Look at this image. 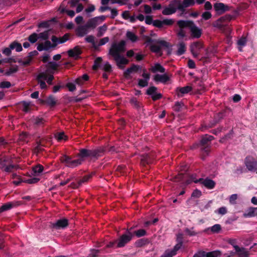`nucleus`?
Wrapping results in <instances>:
<instances>
[{"label":"nucleus","instance_id":"e2e57ef3","mask_svg":"<svg viewBox=\"0 0 257 257\" xmlns=\"http://www.w3.org/2000/svg\"><path fill=\"white\" fill-rule=\"evenodd\" d=\"M193 229V227H192L191 229H189L188 228H186L185 229V232L188 235L190 236H195L197 235V233L193 230L192 229Z\"/></svg>","mask_w":257,"mask_h":257},{"label":"nucleus","instance_id":"58836bf2","mask_svg":"<svg viewBox=\"0 0 257 257\" xmlns=\"http://www.w3.org/2000/svg\"><path fill=\"white\" fill-rule=\"evenodd\" d=\"M55 138L58 141L61 142L63 140L66 141L68 137L66 136L64 132L57 133L55 135Z\"/></svg>","mask_w":257,"mask_h":257},{"label":"nucleus","instance_id":"ddd939ff","mask_svg":"<svg viewBox=\"0 0 257 257\" xmlns=\"http://www.w3.org/2000/svg\"><path fill=\"white\" fill-rule=\"evenodd\" d=\"M213 8L218 15H222L225 12L230 10V7L222 3H215Z\"/></svg>","mask_w":257,"mask_h":257},{"label":"nucleus","instance_id":"f257e3e1","mask_svg":"<svg viewBox=\"0 0 257 257\" xmlns=\"http://www.w3.org/2000/svg\"><path fill=\"white\" fill-rule=\"evenodd\" d=\"M125 45L124 41H121L118 43H113L108 52V54L113 57L117 67L121 69L124 68L123 65L128 63V60L121 55V53L125 51Z\"/></svg>","mask_w":257,"mask_h":257},{"label":"nucleus","instance_id":"a878e982","mask_svg":"<svg viewBox=\"0 0 257 257\" xmlns=\"http://www.w3.org/2000/svg\"><path fill=\"white\" fill-rule=\"evenodd\" d=\"M234 249L239 257H248V252L244 247L240 248L238 246H235Z\"/></svg>","mask_w":257,"mask_h":257},{"label":"nucleus","instance_id":"9d476101","mask_svg":"<svg viewBox=\"0 0 257 257\" xmlns=\"http://www.w3.org/2000/svg\"><path fill=\"white\" fill-rule=\"evenodd\" d=\"M174 22L175 21L172 19H165L162 21L160 20H154V26L159 29H162L164 26H172Z\"/></svg>","mask_w":257,"mask_h":257},{"label":"nucleus","instance_id":"338daca9","mask_svg":"<svg viewBox=\"0 0 257 257\" xmlns=\"http://www.w3.org/2000/svg\"><path fill=\"white\" fill-rule=\"evenodd\" d=\"M237 197L238 196L236 194H232L229 197V203L231 204H235Z\"/></svg>","mask_w":257,"mask_h":257},{"label":"nucleus","instance_id":"9b49d317","mask_svg":"<svg viewBox=\"0 0 257 257\" xmlns=\"http://www.w3.org/2000/svg\"><path fill=\"white\" fill-rule=\"evenodd\" d=\"M68 220L65 218L58 219L51 224V227L56 230L64 229L68 226Z\"/></svg>","mask_w":257,"mask_h":257},{"label":"nucleus","instance_id":"a211bd4d","mask_svg":"<svg viewBox=\"0 0 257 257\" xmlns=\"http://www.w3.org/2000/svg\"><path fill=\"white\" fill-rule=\"evenodd\" d=\"M141 69V67L139 65L133 64L131 67L128 68L124 72L123 76L124 77L128 78L131 73L133 72H137Z\"/></svg>","mask_w":257,"mask_h":257},{"label":"nucleus","instance_id":"2f4dec72","mask_svg":"<svg viewBox=\"0 0 257 257\" xmlns=\"http://www.w3.org/2000/svg\"><path fill=\"white\" fill-rule=\"evenodd\" d=\"M150 70L153 73L157 72L164 73L165 72V69L159 63L155 64L154 66L150 69Z\"/></svg>","mask_w":257,"mask_h":257},{"label":"nucleus","instance_id":"423d86ee","mask_svg":"<svg viewBox=\"0 0 257 257\" xmlns=\"http://www.w3.org/2000/svg\"><path fill=\"white\" fill-rule=\"evenodd\" d=\"M232 19L231 15H226L214 21L212 24L213 26L221 30H224Z\"/></svg>","mask_w":257,"mask_h":257},{"label":"nucleus","instance_id":"6e6552de","mask_svg":"<svg viewBox=\"0 0 257 257\" xmlns=\"http://www.w3.org/2000/svg\"><path fill=\"white\" fill-rule=\"evenodd\" d=\"M244 164L248 171L257 173V161L251 156H247L244 159Z\"/></svg>","mask_w":257,"mask_h":257},{"label":"nucleus","instance_id":"bf43d9fd","mask_svg":"<svg viewBox=\"0 0 257 257\" xmlns=\"http://www.w3.org/2000/svg\"><path fill=\"white\" fill-rule=\"evenodd\" d=\"M70 37L69 33H66L62 37L59 38V43L62 44L68 40Z\"/></svg>","mask_w":257,"mask_h":257},{"label":"nucleus","instance_id":"09e8293b","mask_svg":"<svg viewBox=\"0 0 257 257\" xmlns=\"http://www.w3.org/2000/svg\"><path fill=\"white\" fill-rule=\"evenodd\" d=\"M39 37L37 34L34 33L30 35L28 37V40L31 43H35L38 40Z\"/></svg>","mask_w":257,"mask_h":257},{"label":"nucleus","instance_id":"7c9ffc66","mask_svg":"<svg viewBox=\"0 0 257 257\" xmlns=\"http://www.w3.org/2000/svg\"><path fill=\"white\" fill-rule=\"evenodd\" d=\"M178 250L177 248L174 247L171 250H166L161 257H173L177 254Z\"/></svg>","mask_w":257,"mask_h":257},{"label":"nucleus","instance_id":"6e6d98bb","mask_svg":"<svg viewBox=\"0 0 257 257\" xmlns=\"http://www.w3.org/2000/svg\"><path fill=\"white\" fill-rule=\"evenodd\" d=\"M92 176V174H88L83 177L82 179L78 180L80 185H82V184L87 182L91 178Z\"/></svg>","mask_w":257,"mask_h":257},{"label":"nucleus","instance_id":"f3484780","mask_svg":"<svg viewBox=\"0 0 257 257\" xmlns=\"http://www.w3.org/2000/svg\"><path fill=\"white\" fill-rule=\"evenodd\" d=\"M12 159L8 156L0 155V169H3L8 164L12 163Z\"/></svg>","mask_w":257,"mask_h":257},{"label":"nucleus","instance_id":"0e129e2a","mask_svg":"<svg viewBox=\"0 0 257 257\" xmlns=\"http://www.w3.org/2000/svg\"><path fill=\"white\" fill-rule=\"evenodd\" d=\"M102 69L107 72H110L112 71V67L109 62H107L104 65Z\"/></svg>","mask_w":257,"mask_h":257},{"label":"nucleus","instance_id":"37998d69","mask_svg":"<svg viewBox=\"0 0 257 257\" xmlns=\"http://www.w3.org/2000/svg\"><path fill=\"white\" fill-rule=\"evenodd\" d=\"M147 234V231L144 229H140L134 231V235H136L138 237L144 236L146 235Z\"/></svg>","mask_w":257,"mask_h":257},{"label":"nucleus","instance_id":"3c124183","mask_svg":"<svg viewBox=\"0 0 257 257\" xmlns=\"http://www.w3.org/2000/svg\"><path fill=\"white\" fill-rule=\"evenodd\" d=\"M126 37L133 42H136L138 39L137 36L133 32L130 31L127 32Z\"/></svg>","mask_w":257,"mask_h":257},{"label":"nucleus","instance_id":"79ce46f5","mask_svg":"<svg viewBox=\"0 0 257 257\" xmlns=\"http://www.w3.org/2000/svg\"><path fill=\"white\" fill-rule=\"evenodd\" d=\"M51 30H48L38 34L39 38L46 40L49 38Z\"/></svg>","mask_w":257,"mask_h":257},{"label":"nucleus","instance_id":"4c0bfd02","mask_svg":"<svg viewBox=\"0 0 257 257\" xmlns=\"http://www.w3.org/2000/svg\"><path fill=\"white\" fill-rule=\"evenodd\" d=\"M221 252L219 250H214L210 252L205 251V257H220Z\"/></svg>","mask_w":257,"mask_h":257},{"label":"nucleus","instance_id":"f03ea898","mask_svg":"<svg viewBox=\"0 0 257 257\" xmlns=\"http://www.w3.org/2000/svg\"><path fill=\"white\" fill-rule=\"evenodd\" d=\"M105 151V148L103 146L91 150L81 149L78 156L81 158H90V159H98L99 157L104 154Z\"/></svg>","mask_w":257,"mask_h":257},{"label":"nucleus","instance_id":"6ab92c4d","mask_svg":"<svg viewBox=\"0 0 257 257\" xmlns=\"http://www.w3.org/2000/svg\"><path fill=\"white\" fill-rule=\"evenodd\" d=\"M192 90V88L190 86H186L182 87H178L176 88L177 95L179 97H183L184 94L189 93Z\"/></svg>","mask_w":257,"mask_h":257},{"label":"nucleus","instance_id":"a19ab883","mask_svg":"<svg viewBox=\"0 0 257 257\" xmlns=\"http://www.w3.org/2000/svg\"><path fill=\"white\" fill-rule=\"evenodd\" d=\"M102 61L101 57H97L95 59L94 62V64L92 66V69L94 70H97L100 66V64Z\"/></svg>","mask_w":257,"mask_h":257},{"label":"nucleus","instance_id":"c03bdc74","mask_svg":"<svg viewBox=\"0 0 257 257\" xmlns=\"http://www.w3.org/2000/svg\"><path fill=\"white\" fill-rule=\"evenodd\" d=\"M107 30V26L104 24L102 26L99 27L98 28V32L97 34V36L98 37H100L102 36L104 33V32Z\"/></svg>","mask_w":257,"mask_h":257},{"label":"nucleus","instance_id":"b1692460","mask_svg":"<svg viewBox=\"0 0 257 257\" xmlns=\"http://www.w3.org/2000/svg\"><path fill=\"white\" fill-rule=\"evenodd\" d=\"M130 103L134 108L138 110H140L143 107V103L138 101L137 98L135 97H132L130 98Z\"/></svg>","mask_w":257,"mask_h":257},{"label":"nucleus","instance_id":"7ed1b4c3","mask_svg":"<svg viewBox=\"0 0 257 257\" xmlns=\"http://www.w3.org/2000/svg\"><path fill=\"white\" fill-rule=\"evenodd\" d=\"M213 139L214 137L212 136L206 134L202 136L199 143L196 145L200 148L201 152V159L202 160H204L209 154L210 151L211 141Z\"/></svg>","mask_w":257,"mask_h":257},{"label":"nucleus","instance_id":"2eb2a0df","mask_svg":"<svg viewBox=\"0 0 257 257\" xmlns=\"http://www.w3.org/2000/svg\"><path fill=\"white\" fill-rule=\"evenodd\" d=\"M21 201L9 202L0 207V213L9 210L13 207H17L21 204Z\"/></svg>","mask_w":257,"mask_h":257},{"label":"nucleus","instance_id":"1a4fd4ad","mask_svg":"<svg viewBox=\"0 0 257 257\" xmlns=\"http://www.w3.org/2000/svg\"><path fill=\"white\" fill-rule=\"evenodd\" d=\"M140 164L143 167L150 165L154 161L155 157L153 154H143L140 155Z\"/></svg>","mask_w":257,"mask_h":257},{"label":"nucleus","instance_id":"f704fd0d","mask_svg":"<svg viewBox=\"0 0 257 257\" xmlns=\"http://www.w3.org/2000/svg\"><path fill=\"white\" fill-rule=\"evenodd\" d=\"M186 50V45L183 42H180L178 45V49L177 51V55L181 56L185 53Z\"/></svg>","mask_w":257,"mask_h":257},{"label":"nucleus","instance_id":"e433bc0d","mask_svg":"<svg viewBox=\"0 0 257 257\" xmlns=\"http://www.w3.org/2000/svg\"><path fill=\"white\" fill-rule=\"evenodd\" d=\"M149 241L148 238H143L137 240L135 242V244L136 247H142V246L149 243Z\"/></svg>","mask_w":257,"mask_h":257},{"label":"nucleus","instance_id":"f8f14e48","mask_svg":"<svg viewBox=\"0 0 257 257\" xmlns=\"http://www.w3.org/2000/svg\"><path fill=\"white\" fill-rule=\"evenodd\" d=\"M195 183H200L203 185L206 188L209 189H212L215 187V182L211 179L206 178L205 179L203 178H200L197 180H193Z\"/></svg>","mask_w":257,"mask_h":257},{"label":"nucleus","instance_id":"aec40b11","mask_svg":"<svg viewBox=\"0 0 257 257\" xmlns=\"http://www.w3.org/2000/svg\"><path fill=\"white\" fill-rule=\"evenodd\" d=\"M82 51L79 46H76L73 49H70L68 51L67 53L70 57H77L81 53Z\"/></svg>","mask_w":257,"mask_h":257},{"label":"nucleus","instance_id":"39448f33","mask_svg":"<svg viewBox=\"0 0 257 257\" xmlns=\"http://www.w3.org/2000/svg\"><path fill=\"white\" fill-rule=\"evenodd\" d=\"M132 234L127 230L122 233L119 237L116 239V248H122L124 247L133 239Z\"/></svg>","mask_w":257,"mask_h":257},{"label":"nucleus","instance_id":"c9c22d12","mask_svg":"<svg viewBox=\"0 0 257 257\" xmlns=\"http://www.w3.org/2000/svg\"><path fill=\"white\" fill-rule=\"evenodd\" d=\"M57 101L54 96L49 95L46 99V104L50 106L51 107H54L56 105Z\"/></svg>","mask_w":257,"mask_h":257},{"label":"nucleus","instance_id":"a18cd8bd","mask_svg":"<svg viewBox=\"0 0 257 257\" xmlns=\"http://www.w3.org/2000/svg\"><path fill=\"white\" fill-rule=\"evenodd\" d=\"M18 71V66L17 65H15L13 67H11L8 71H7L5 75L6 76H10L12 74L16 73Z\"/></svg>","mask_w":257,"mask_h":257},{"label":"nucleus","instance_id":"4d7b16f0","mask_svg":"<svg viewBox=\"0 0 257 257\" xmlns=\"http://www.w3.org/2000/svg\"><path fill=\"white\" fill-rule=\"evenodd\" d=\"M149 81L143 79H138V86L141 88L146 87L148 85Z\"/></svg>","mask_w":257,"mask_h":257},{"label":"nucleus","instance_id":"13d9d810","mask_svg":"<svg viewBox=\"0 0 257 257\" xmlns=\"http://www.w3.org/2000/svg\"><path fill=\"white\" fill-rule=\"evenodd\" d=\"M244 217H251L254 216V208H250L247 212H245L243 214Z\"/></svg>","mask_w":257,"mask_h":257},{"label":"nucleus","instance_id":"49530a36","mask_svg":"<svg viewBox=\"0 0 257 257\" xmlns=\"http://www.w3.org/2000/svg\"><path fill=\"white\" fill-rule=\"evenodd\" d=\"M184 104L183 102L177 101L175 102L174 106L173 108V110L176 112L181 111L182 110V108L183 107Z\"/></svg>","mask_w":257,"mask_h":257},{"label":"nucleus","instance_id":"dca6fc26","mask_svg":"<svg viewBox=\"0 0 257 257\" xmlns=\"http://www.w3.org/2000/svg\"><path fill=\"white\" fill-rule=\"evenodd\" d=\"M191 32V36L192 38L198 39L201 37L202 35V30L199 28L196 25L193 23L192 26L190 28Z\"/></svg>","mask_w":257,"mask_h":257},{"label":"nucleus","instance_id":"864d4df0","mask_svg":"<svg viewBox=\"0 0 257 257\" xmlns=\"http://www.w3.org/2000/svg\"><path fill=\"white\" fill-rule=\"evenodd\" d=\"M22 110L25 112H28L30 111V103L27 102L26 101H23L22 102Z\"/></svg>","mask_w":257,"mask_h":257},{"label":"nucleus","instance_id":"ea45409f","mask_svg":"<svg viewBox=\"0 0 257 257\" xmlns=\"http://www.w3.org/2000/svg\"><path fill=\"white\" fill-rule=\"evenodd\" d=\"M210 229V230L213 232V233H218L221 229V225L219 224H216L214 225H213L212 227H211L210 228H208L207 229H206L204 231L206 232L208 230H209Z\"/></svg>","mask_w":257,"mask_h":257},{"label":"nucleus","instance_id":"8fccbe9b","mask_svg":"<svg viewBox=\"0 0 257 257\" xmlns=\"http://www.w3.org/2000/svg\"><path fill=\"white\" fill-rule=\"evenodd\" d=\"M156 43L159 45V46H161V48L162 47H164L166 48H169L170 47V45L169 43L166 42L164 40H157Z\"/></svg>","mask_w":257,"mask_h":257},{"label":"nucleus","instance_id":"bb28decb","mask_svg":"<svg viewBox=\"0 0 257 257\" xmlns=\"http://www.w3.org/2000/svg\"><path fill=\"white\" fill-rule=\"evenodd\" d=\"M195 4V0H183L182 3L181 2V5L182 6V7H183V9H182V12H185L186 8L192 7L194 6Z\"/></svg>","mask_w":257,"mask_h":257},{"label":"nucleus","instance_id":"72a5a7b5","mask_svg":"<svg viewBox=\"0 0 257 257\" xmlns=\"http://www.w3.org/2000/svg\"><path fill=\"white\" fill-rule=\"evenodd\" d=\"M183 234L182 233H179L177 235V238L176 241L177 242V243L174 246L177 249L179 250L180 248H181V246H182L183 243Z\"/></svg>","mask_w":257,"mask_h":257},{"label":"nucleus","instance_id":"603ef678","mask_svg":"<svg viewBox=\"0 0 257 257\" xmlns=\"http://www.w3.org/2000/svg\"><path fill=\"white\" fill-rule=\"evenodd\" d=\"M40 181V179L38 178L34 177L28 179H25L23 181V182L32 184H36L38 183Z\"/></svg>","mask_w":257,"mask_h":257},{"label":"nucleus","instance_id":"393cba45","mask_svg":"<svg viewBox=\"0 0 257 257\" xmlns=\"http://www.w3.org/2000/svg\"><path fill=\"white\" fill-rule=\"evenodd\" d=\"M154 79L156 82H160L165 83L169 80L170 78L166 74L163 75L157 74L155 75Z\"/></svg>","mask_w":257,"mask_h":257},{"label":"nucleus","instance_id":"c85d7f7f","mask_svg":"<svg viewBox=\"0 0 257 257\" xmlns=\"http://www.w3.org/2000/svg\"><path fill=\"white\" fill-rule=\"evenodd\" d=\"M98 25V22L96 20V18H93L90 19H89L86 24L85 25L86 27L88 29L89 28H95Z\"/></svg>","mask_w":257,"mask_h":257},{"label":"nucleus","instance_id":"c756f323","mask_svg":"<svg viewBox=\"0 0 257 257\" xmlns=\"http://www.w3.org/2000/svg\"><path fill=\"white\" fill-rule=\"evenodd\" d=\"M76 35L78 37H83L87 33V28L85 25L78 27L76 30Z\"/></svg>","mask_w":257,"mask_h":257},{"label":"nucleus","instance_id":"052dcab7","mask_svg":"<svg viewBox=\"0 0 257 257\" xmlns=\"http://www.w3.org/2000/svg\"><path fill=\"white\" fill-rule=\"evenodd\" d=\"M247 40L246 37H242L237 41V44L241 47H244L246 45Z\"/></svg>","mask_w":257,"mask_h":257},{"label":"nucleus","instance_id":"4be33fe9","mask_svg":"<svg viewBox=\"0 0 257 257\" xmlns=\"http://www.w3.org/2000/svg\"><path fill=\"white\" fill-rule=\"evenodd\" d=\"M203 44L201 41H198L196 42H194L191 43L190 45V50L191 52L193 51H198L199 52L200 50L203 48Z\"/></svg>","mask_w":257,"mask_h":257},{"label":"nucleus","instance_id":"5701e85b","mask_svg":"<svg viewBox=\"0 0 257 257\" xmlns=\"http://www.w3.org/2000/svg\"><path fill=\"white\" fill-rule=\"evenodd\" d=\"M193 23V21L190 20H179L177 24L180 29H184L185 28L190 29Z\"/></svg>","mask_w":257,"mask_h":257},{"label":"nucleus","instance_id":"20e7f679","mask_svg":"<svg viewBox=\"0 0 257 257\" xmlns=\"http://www.w3.org/2000/svg\"><path fill=\"white\" fill-rule=\"evenodd\" d=\"M182 9L181 0H172L168 6L164 8L162 13L163 15H171L175 14L177 10L182 12Z\"/></svg>","mask_w":257,"mask_h":257},{"label":"nucleus","instance_id":"473e14b6","mask_svg":"<svg viewBox=\"0 0 257 257\" xmlns=\"http://www.w3.org/2000/svg\"><path fill=\"white\" fill-rule=\"evenodd\" d=\"M10 48L12 49H16V52H20L23 50V48L21 43L15 41L10 44Z\"/></svg>","mask_w":257,"mask_h":257},{"label":"nucleus","instance_id":"5fc2aeb1","mask_svg":"<svg viewBox=\"0 0 257 257\" xmlns=\"http://www.w3.org/2000/svg\"><path fill=\"white\" fill-rule=\"evenodd\" d=\"M45 122V119L42 117H37L35 119L34 123L38 126H42Z\"/></svg>","mask_w":257,"mask_h":257},{"label":"nucleus","instance_id":"69168bd1","mask_svg":"<svg viewBox=\"0 0 257 257\" xmlns=\"http://www.w3.org/2000/svg\"><path fill=\"white\" fill-rule=\"evenodd\" d=\"M201 195H202V192L201 191H200L198 189H195L192 192V193L191 194V197H193V198H198L201 196Z\"/></svg>","mask_w":257,"mask_h":257},{"label":"nucleus","instance_id":"680f3d73","mask_svg":"<svg viewBox=\"0 0 257 257\" xmlns=\"http://www.w3.org/2000/svg\"><path fill=\"white\" fill-rule=\"evenodd\" d=\"M44 145L42 144L41 141L37 142V146L35 148V151L36 153H40L42 152L44 149L42 148Z\"/></svg>","mask_w":257,"mask_h":257},{"label":"nucleus","instance_id":"cd10ccee","mask_svg":"<svg viewBox=\"0 0 257 257\" xmlns=\"http://www.w3.org/2000/svg\"><path fill=\"white\" fill-rule=\"evenodd\" d=\"M44 170V167L41 164H38L32 167V174L34 176L38 175Z\"/></svg>","mask_w":257,"mask_h":257},{"label":"nucleus","instance_id":"4468645a","mask_svg":"<svg viewBox=\"0 0 257 257\" xmlns=\"http://www.w3.org/2000/svg\"><path fill=\"white\" fill-rule=\"evenodd\" d=\"M157 88L155 86L150 87L146 91V94L151 95L153 101L159 100L163 97V95L160 93H157Z\"/></svg>","mask_w":257,"mask_h":257},{"label":"nucleus","instance_id":"774afa93","mask_svg":"<svg viewBox=\"0 0 257 257\" xmlns=\"http://www.w3.org/2000/svg\"><path fill=\"white\" fill-rule=\"evenodd\" d=\"M12 50L10 45L9 47L5 48L2 50V53L7 56H10L12 54Z\"/></svg>","mask_w":257,"mask_h":257},{"label":"nucleus","instance_id":"de8ad7c7","mask_svg":"<svg viewBox=\"0 0 257 257\" xmlns=\"http://www.w3.org/2000/svg\"><path fill=\"white\" fill-rule=\"evenodd\" d=\"M12 163H11L10 164H8L3 170V171L7 172V173H10L13 171V170L14 169L16 168V166L12 164Z\"/></svg>","mask_w":257,"mask_h":257},{"label":"nucleus","instance_id":"0eeeda50","mask_svg":"<svg viewBox=\"0 0 257 257\" xmlns=\"http://www.w3.org/2000/svg\"><path fill=\"white\" fill-rule=\"evenodd\" d=\"M60 160L61 163L64 164L66 166L72 168L81 165L83 161L82 159L72 160L71 157L66 155H63L61 157Z\"/></svg>","mask_w":257,"mask_h":257},{"label":"nucleus","instance_id":"412c9836","mask_svg":"<svg viewBox=\"0 0 257 257\" xmlns=\"http://www.w3.org/2000/svg\"><path fill=\"white\" fill-rule=\"evenodd\" d=\"M54 47L52 45L50 41L47 40L44 43H40L38 45L37 49L41 52L42 51H48L51 48H53Z\"/></svg>","mask_w":257,"mask_h":257}]
</instances>
